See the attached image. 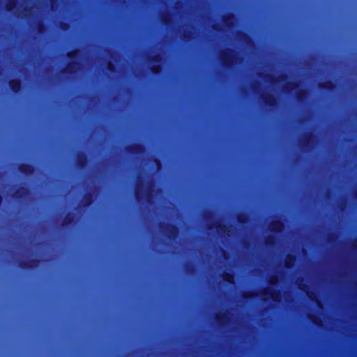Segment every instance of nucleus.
<instances>
[{
    "mask_svg": "<svg viewBox=\"0 0 357 357\" xmlns=\"http://www.w3.org/2000/svg\"><path fill=\"white\" fill-rule=\"evenodd\" d=\"M234 215L236 220L234 222L215 220L213 219L215 215V208L213 205L209 204L202 208L200 216L202 221H73L68 220V223H347V221H289V220H271V221H249L247 220V213L243 210H234Z\"/></svg>",
    "mask_w": 357,
    "mask_h": 357,
    "instance_id": "f257e3e1",
    "label": "nucleus"
},
{
    "mask_svg": "<svg viewBox=\"0 0 357 357\" xmlns=\"http://www.w3.org/2000/svg\"><path fill=\"white\" fill-rule=\"evenodd\" d=\"M143 188L144 185L142 182L140 181L137 183L134 191L136 201L137 202H142L144 200L148 204H152L154 202V184L152 182H149L145 192L143 190Z\"/></svg>",
    "mask_w": 357,
    "mask_h": 357,
    "instance_id": "f03ea898",
    "label": "nucleus"
},
{
    "mask_svg": "<svg viewBox=\"0 0 357 357\" xmlns=\"http://www.w3.org/2000/svg\"><path fill=\"white\" fill-rule=\"evenodd\" d=\"M222 66L227 69H231L238 63L239 58L236 56L235 52L231 48L222 52L220 54Z\"/></svg>",
    "mask_w": 357,
    "mask_h": 357,
    "instance_id": "7ed1b4c3",
    "label": "nucleus"
},
{
    "mask_svg": "<svg viewBox=\"0 0 357 357\" xmlns=\"http://www.w3.org/2000/svg\"><path fill=\"white\" fill-rule=\"evenodd\" d=\"M31 191L29 188L24 186H20L11 195V198L18 202L23 203L26 198L29 196Z\"/></svg>",
    "mask_w": 357,
    "mask_h": 357,
    "instance_id": "20e7f679",
    "label": "nucleus"
},
{
    "mask_svg": "<svg viewBox=\"0 0 357 357\" xmlns=\"http://www.w3.org/2000/svg\"><path fill=\"white\" fill-rule=\"evenodd\" d=\"M79 52L77 50H70L67 53L68 58L70 60L66 68H65V71L68 73H73L75 72L79 66V63L73 61L74 59L78 57Z\"/></svg>",
    "mask_w": 357,
    "mask_h": 357,
    "instance_id": "39448f33",
    "label": "nucleus"
},
{
    "mask_svg": "<svg viewBox=\"0 0 357 357\" xmlns=\"http://www.w3.org/2000/svg\"><path fill=\"white\" fill-rule=\"evenodd\" d=\"M148 61L155 64L150 67V70L152 74L158 75L161 73V66L158 64L162 61V56L160 54H155L154 55L149 56Z\"/></svg>",
    "mask_w": 357,
    "mask_h": 357,
    "instance_id": "423d86ee",
    "label": "nucleus"
},
{
    "mask_svg": "<svg viewBox=\"0 0 357 357\" xmlns=\"http://www.w3.org/2000/svg\"><path fill=\"white\" fill-rule=\"evenodd\" d=\"M40 261L33 258L29 260H22L19 262V267L24 270H31L39 266Z\"/></svg>",
    "mask_w": 357,
    "mask_h": 357,
    "instance_id": "0eeeda50",
    "label": "nucleus"
},
{
    "mask_svg": "<svg viewBox=\"0 0 357 357\" xmlns=\"http://www.w3.org/2000/svg\"><path fill=\"white\" fill-rule=\"evenodd\" d=\"M19 172L25 176H31L35 172V167L32 164L22 163L18 166Z\"/></svg>",
    "mask_w": 357,
    "mask_h": 357,
    "instance_id": "6e6552de",
    "label": "nucleus"
},
{
    "mask_svg": "<svg viewBox=\"0 0 357 357\" xmlns=\"http://www.w3.org/2000/svg\"><path fill=\"white\" fill-rule=\"evenodd\" d=\"M8 86L15 94H19L22 88V80L19 78L12 79L8 82Z\"/></svg>",
    "mask_w": 357,
    "mask_h": 357,
    "instance_id": "1a4fd4ad",
    "label": "nucleus"
},
{
    "mask_svg": "<svg viewBox=\"0 0 357 357\" xmlns=\"http://www.w3.org/2000/svg\"><path fill=\"white\" fill-rule=\"evenodd\" d=\"M262 100L265 105L273 108L278 104V99L272 93H267L262 96Z\"/></svg>",
    "mask_w": 357,
    "mask_h": 357,
    "instance_id": "9d476101",
    "label": "nucleus"
},
{
    "mask_svg": "<svg viewBox=\"0 0 357 357\" xmlns=\"http://www.w3.org/2000/svg\"><path fill=\"white\" fill-rule=\"evenodd\" d=\"M94 201V195L92 192H86L82 197L80 202L81 206L83 208L90 207Z\"/></svg>",
    "mask_w": 357,
    "mask_h": 357,
    "instance_id": "9b49d317",
    "label": "nucleus"
},
{
    "mask_svg": "<svg viewBox=\"0 0 357 357\" xmlns=\"http://www.w3.org/2000/svg\"><path fill=\"white\" fill-rule=\"evenodd\" d=\"M126 151L132 155H138L144 151V146L140 144H132L126 147Z\"/></svg>",
    "mask_w": 357,
    "mask_h": 357,
    "instance_id": "f8f14e48",
    "label": "nucleus"
},
{
    "mask_svg": "<svg viewBox=\"0 0 357 357\" xmlns=\"http://www.w3.org/2000/svg\"><path fill=\"white\" fill-rule=\"evenodd\" d=\"M336 87L337 85L335 82L332 80H326L319 83V88L324 91H333L336 89Z\"/></svg>",
    "mask_w": 357,
    "mask_h": 357,
    "instance_id": "ddd939ff",
    "label": "nucleus"
},
{
    "mask_svg": "<svg viewBox=\"0 0 357 357\" xmlns=\"http://www.w3.org/2000/svg\"><path fill=\"white\" fill-rule=\"evenodd\" d=\"M262 295L271 297L274 301H279L282 294L280 290L273 289L271 291L264 290L262 292Z\"/></svg>",
    "mask_w": 357,
    "mask_h": 357,
    "instance_id": "4468645a",
    "label": "nucleus"
},
{
    "mask_svg": "<svg viewBox=\"0 0 357 357\" xmlns=\"http://www.w3.org/2000/svg\"><path fill=\"white\" fill-rule=\"evenodd\" d=\"M296 262V257L293 254H288L285 257L284 265L287 268H291Z\"/></svg>",
    "mask_w": 357,
    "mask_h": 357,
    "instance_id": "2eb2a0df",
    "label": "nucleus"
},
{
    "mask_svg": "<svg viewBox=\"0 0 357 357\" xmlns=\"http://www.w3.org/2000/svg\"><path fill=\"white\" fill-rule=\"evenodd\" d=\"M88 162L87 155L84 153H79L77 157V165L80 168L86 167Z\"/></svg>",
    "mask_w": 357,
    "mask_h": 357,
    "instance_id": "dca6fc26",
    "label": "nucleus"
},
{
    "mask_svg": "<svg viewBox=\"0 0 357 357\" xmlns=\"http://www.w3.org/2000/svg\"><path fill=\"white\" fill-rule=\"evenodd\" d=\"M234 15L233 13H227L222 17V22L227 26H232L234 25Z\"/></svg>",
    "mask_w": 357,
    "mask_h": 357,
    "instance_id": "f3484780",
    "label": "nucleus"
},
{
    "mask_svg": "<svg viewBox=\"0 0 357 357\" xmlns=\"http://www.w3.org/2000/svg\"><path fill=\"white\" fill-rule=\"evenodd\" d=\"M337 206L341 211H344L349 207V202L347 198H342L337 202Z\"/></svg>",
    "mask_w": 357,
    "mask_h": 357,
    "instance_id": "a211bd4d",
    "label": "nucleus"
},
{
    "mask_svg": "<svg viewBox=\"0 0 357 357\" xmlns=\"http://www.w3.org/2000/svg\"><path fill=\"white\" fill-rule=\"evenodd\" d=\"M312 137V133L311 132L306 133L301 140L302 146L305 148L308 147L310 144Z\"/></svg>",
    "mask_w": 357,
    "mask_h": 357,
    "instance_id": "6ab92c4d",
    "label": "nucleus"
},
{
    "mask_svg": "<svg viewBox=\"0 0 357 357\" xmlns=\"http://www.w3.org/2000/svg\"><path fill=\"white\" fill-rule=\"evenodd\" d=\"M227 318L228 317L226 313L216 314L215 316L216 322L220 326H222L225 322H226Z\"/></svg>",
    "mask_w": 357,
    "mask_h": 357,
    "instance_id": "aec40b11",
    "label": "nucleus"
},
{
    "mask_svg": "<svg viewBox=\"0 0 357 357\" xmlns=\"http://www.w3.org/2000/svg\"><path fill=\"white\" fill-rule=\"evenodd\" d=\"M18 4V0H8L5 8L7 11L13 10Z\"/></svg>",
    "mask_w": 357,
    "mask_h": 357,
    "instance_id": "412c9836",
    "label": "nucleus"
},
{
    "mask_svg": "<svg viewBox=\"0 0 357 357\" xmlns=\"http://www.w3.org/2000/svg\"><path fill=\"white\" fill-rule=\"evenodd\" d=\"M298 87H299V84H298V82H288V83L285 85V86H284V89H285L287 91H291V90L297 89Z\"/></svg>",
    "mask_w": 357,
    "mask_h": 357,
    "instance_id": "4be33fe9",
    "label": "nucleus"
},
{
    "mask_svg": "<svg viewBox=\"0 0 357 357\" xmlns=\"http://www.w3.org/2000/svg\"><path fill=\"white\" fill-rule=\"evenodd\" d=\"M307 96V91L305 89H300L296 93V98L298 101H303Z\"/></svg>",
    "mask_w": 357,
    "mask_h": 357,
    "instance_id": "5701e85b",
    "label": "nucleus"
},
{
    "mask_svg": "<svg viewBox=\"0 0 357 357\" xmlns=\"http://www.w3.org/2000/svg\"><path fill=\"white\" fill-rule=\"evenodd\" d=\"M223 280L229 284L234 283V277L230 273H225L223 275Z\"/></svg>",
    "mask_w": 357,
    "mask_h": 357,
    "instance_id": "b1692460",
    "label": "nucleus"
},
{
    "mask_svg": "<svg viewBox=\"0 0 357 357\" xmlns=\"http://www.w3.org/2000/svg\"><path fill=\"white\" fill-rule=\"evenodd\" d=\"M46 30V26L43 22H39L37 24V31L39 33H45Z\"/></svg>",
    "mask_w": 357,
    "mask_h": 357,
    "instance_id": "393cba45",
    "label": "nucleus"
},
{
    "mask_svg": "<svg viewBox=\"0 0 357 357\" xmlns=\"http://www.w3.org/2000/svg\"><path fill=\"white\" fill-rule=\"evenodd\" d=\"M278 276H276V275H273V276H271V277L270 278V279H269V281H268V282H269V284H274L277 283V282H278Z\"/></svg>",
    "mask_w": 357,
    "mask_h": 357,
    "instance_id": "a878e982",
    "label": "nucleus"
},
{
    "mask_svg": "<svg viewBox=\"0 0 357 357\" xmlns=\"http://www.w3.org/2000/svg\"><path fill=\"white\" fill-rule=\"evenodd\" d=\"M161 22L164 24H167L169 22V17L167 15H162L161 17Z\"/></svg>",
    "mask_w": 357,
    "mask_h": 357,
    "instance_id": "bb28decb",
    "label": "nucleus"
},
{
    "mask_svg": "<svg viewBox=\"0 0 357 357\" xmlns=\"http://www.w3.org/2000/svg\"><path fill=\"white\" fill-rule=\"evenodd\" d=\"M254 296H256V294H254L253 293H245L243 295V297L245 299H248L253 297Z\"/></svg>",
    "mask_w": 357,
    "mask_h": 357,
    "instance_id": "cd10ccee",
    "label": "nucleus"
},
{
    "mask_svg": "<svg viewBox=\"0 0 357 357\" xmlns=\"http://www.w3.org/2000/svg\"><path fill=\"white\" fill-rule=\"evenodd\" d=\"M298 287L301 290H304L305 288H307V285L305 283L302 282H299L298 284Z\"/></svg>",
    "mask_w": 357,
    "mask_h": 357,
    "instance_id": "c85d7f7f",
    "label": "nucleus"
},
{
    "mask_svg": "<svg viewBox=\"0 0 357 357\" xmlns=\"http://www.w3.org/2000/svg\"><path fill=\"white\" fill-rule=\"evenodd\" d=\"M107 67V69L110 71H112L113 69L114 68V66L113 63H112V62H108Z\"/></svg>",
    "mask_w": 357,
    "mask_h": 357,
    "instance_id": "c756f323",
    "label": "nucleus"
},
{
    "mask_svg": "<svg viewBox=\"0 0 357 357\" xmlns=\"http://www.w3.org/2000/svg\"><path fill=\"white\" fill-rule=\"evenodd\" d=\"M192 268V265L191 264H188L186 266V271L191 272V268Z\"/></svg>",
    "mask_w": 357,
    "mask_h": 357,
    "instance_id": "7c9ffc66",
    "label": "nucleus"
},
{
    "mask_svg": "<svg viewBox=\"0 0 357 357\" xmlns=\"http://www.w3.org/2000/svg\"><path fill=\"white\" fill-rule=\"evenodd\" d=\"M310 319L313 323H316V321L318 319L317 317L312 315L310 316Z\"/></svg>",
    "mask_w": 357,
    "mask_h": 357,
    "instance_id": "2f4dec72",
    "label": "nucleus"
},
{
    "mask_svg": "<svg viewBox=\"0 0 357 357\" xmlns=\"http://www.w3.org/2000/svg\"><path fill=\"white\" fill-rule=\"evenodd\" d=\"M241 36L243 38H244L245 40L249 38V36L245 33H241Z\"/></svg>",
    "mask_w": 357,
    "mask_h": 357,
    "instance_id": "473e14b6",
    "label": "nucleus"
},
{
    "mask_svg": "<svg viewBox=\"0 0 357 357\" xmlns=\"http://www.w3.org/2000/svg\"><path fill=\"white\" fill-rule=\"evenodd\" d=\"M218 27H219V25H218V24H214V25L213 26V29L214 30H218Z\"/></svg>",
    "mask_w": 357,
    "mask_h": 357,
    "instance_id": "72a5a7b5",
    "label": "nucleus"
},
{
    "mask_svg": "<svg viewBox=\"0 0 357 357\" xmlns=\"http://www.w3.org/2000/svg\"><path fill=\"white\" fill-rule=\"evenodd\" d=\"M286 77H287V75H280V76H279V79L283 80Z\"/></svg>",
    "mask_w": 357,
    "mask_h": 357,
    "instance_id": "f704fd0d",
    "label": "nucleus"
},
{
    "mask_svg": "<svg viewBox=\"0 0 357 357\" xmlns=\"http://www.w3.org/2000/svg\"><path fill=\"white\" fill-rule=\"evenodd\" d=\"M2 202H3V197H2V195L0 194V206L1 205Z\"/></svg>",
    "mask_w": 357,
    "mask_h": 357,
    "instance_id": "c9c22d12",
    "label": "nucleus"
},
{
    "mask_svg": "<svg viewBox=\"0 0 357 357\" xmlns=\"http://www.w3.org/2000/svg\"><path fill=\"white\" fill-rule=\"evenodd\" d=\"M354 197L357 200V191L354 192Z\"/></svg>",
    "mask_w": 357,
    "mask_h": 357,
    "instance_id": "e433bc0d",
    "label": "nucleus"
},
{
    "mask_svg": "<svg viewBox=\"0 0 357 357\" xmlns=\"http://www.w3.org/2000/svg\"><path fill=\"white\" fill-rule=\"evenodd\" d=\"M66 26V23H63L61 26L63 29H65L64 26Z\"/></svg>",
    "mask_w": 357,
    "mask_h": 357,
    "instance_id": "4c0bfd02",
    "label": "nucleus"
},
{
    "mask_svg": "<svg viewBox=\"0 0 357 357\" xmlns=\"http://www.w3.org/2000/svg\"><path fill=\"white\" fill-rule=\"evenodd\" d=\"M52 4H53L54 2H56L57 0H50Z\"/></svg>",
    "mask_w": 357,
    "mask_h": 357,
    "instance_id": "58836bf2",
    "label": "nucleus"
},
{
    "mask_svg": "<svg viewBox=\"0 0 357 357\" xmlns=\"http://www.w3.org/2000/svg\"><path fill=\"white\" fill-rule=\"evenodd\" d=\"M274 81H275V79H271V82H273Z\"/></svg>",
    "mask_w": 357,
    "mask_h": 357,
    "instance_id": "ea45409f",
    "label": "nucleus"
},
{
    "mask_svg": "<svg viewBox=\"0 0 357 357\" xmlns=\"http://www.w3.org/2000/svg\"><path fill=\"white\" fill-rule=\"evenodd\" d=\"M329 198V194H327L326 195V199H328Z\"/></svg>",
    "mask_w": 357,
    "mask_h": 357,
    "instance_id": "a19ab883",
    "label": "nucleus"
},
{
    "mask_svg": "<svg viewBox=\"0 0 357 357\" xmlns=\"http://www.w3.org/2000/svg\"><path fill=\"white\" fill-rule=\"evenodd\" d=\"M155 162H156L157 165L159 164V161H158V160H155Z\"/></svg>",
    "mask_w": 357,
    "mask_h": 357,
    "instance_id": "79ce46f5",
    "label": "nucleus"
}]
</instances>
